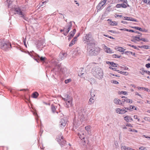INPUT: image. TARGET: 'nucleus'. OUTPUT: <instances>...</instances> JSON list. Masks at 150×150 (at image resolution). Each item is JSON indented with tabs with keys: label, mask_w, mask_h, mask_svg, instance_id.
<instances>
[{
	"label": "nucleus",
	"mask_w": 150,
	"mask_h": 150,
	"mask_svg": "<svg viewBox=\"0 0 150 150\" xmlns=\"http://www.w3.org/2000/svg\"><path fill=\"white\" fill-rule=\"evenodd\" d=\"M51 62L52 63L56 65L55 67L52 70V72H55V74H58L59 71L63 73H64L66 71L67 69L66 68H61V64L58 63L57 60L52 59Z\"/></svg>",
	"instance_id": "1"
},
{
	"label": "nucleus",
	"mask_w": 150,
	"mask_h": 150,
	"mask_svg": "<svg viewBox=\"0 0 150 150\" xmlns=\"http://www.w3.org/2000/svg\"><path fill=\"white\" fill-rule=\"evenodd\" d=\"M56 140L62 147V150H67L68 146L66 143V142L63 139L62 133L57 137Z\"/></svg>",
	"instance_id": "2"
},
{
	"label": "nucleus",
	"mask_w": 150,
	"mask_h": 150,
	"mask_svg": "<svg viewBox=\"0 0 150 150\" xmlns=\"http://www.w3.org/2000/svg\"><path fill=\"white\" fill-rule=\"evenodd\" d=\"M11 47V44L8 41L4 39L0 40V48L2 50L6 51Z\"/></svg>",
	"instance_id": "3"
},
{
	"label": "nucleus",
	"mask_w": 150,
	"mask_h": 150,
	"mask_svg": "<svg viewBox=\"0 0 150 150\" xmlns=\"http://www.w3.org/2000/svg\"><path fill=\"white\" fill-rule=\"evenodd\" d=\"M61 97L65 102L66 107L68 108L71 106L72 98L69 95L64 94L61 96Z\"/></svg>",
	"instance_id": "4"
},
{
	"label": "nucleus",
	"mask_w": 150,
	"mask_h": 150,
	"mask_svg": "<svg viewBox=\"0 0 150 150\" xmlns=\"http://www.w3.org/2000/svg\"><path fill=\"white\" fill-rule=\"evenodd\" d=\"M93 71H92V73L93 75L97 78L100 79L103 78V73L102 71L100 69H93Z\"/></svg>",
	"instance_id": "5"
},
{
	"label": "nucleus",
	"mask_w": 150,
	"mask_h": 150,
	"mask_svg": "<svg viewBox=\"0 0 150 150\" xmlns=\"http://www.w3.org/2000/svg\"><path fill=\"white\" fill-rule=\"evenodd\" d=\"M14 11L16 12L15 14L19 15L20 17L23 18L24 20H27L28 18L26 17V15L23 10L20 9L19 8H14Z\"/></svg>",
	"instance_id": "6"
},
{
	"label": "nucleus",
	"mask_w": 150,
	"mask_h": 150,
	"mask_svg": "<svg viewBox=\"0 0 150 150\" xmlns=\"http://www.w3.org/2000/svg\"><path fill=\"white\" fill-rule=\"evenodd\" d=\"M119 1L122 3L121 4H117L116 6L117 8H120L122 7L123 8H125L129 6L127 0H119Z\"/></svg>",
	"instance_id": "7"
},
{
	"label": "nucleus",
	"mask_w": 150,
	"mask_h": 150,
	"mask_svg": "<svg viewBox=\"0 0 150 150\" xmlns=\"http://www.w3.org/2000/svg\"><path fill=\"white\" fill-rule=\"evenodd\" d=\"M67 122V120L65 118H62L61 119L59 122V125L60 128H63L65 126Z\"/></svg>",
	"instance_id": "8"
},
{
	"label": "nucleus",
	"mask_w": 150,
	"mask_h": 150,
	"mask_svg": "<svg viewBox=\"0 0 150 150\" xmlns=\"http://www.w3.org/2000/svg\"><path fill=\"white\" fill-rule=\"evenodd\" d=\"M131 41L135 43L140 41V38L139 36H133L131 37Z\"/></svg>",
	"instance_id": "9"
},
{
	"label": "nucleus",
	"mask_w": 150,
	"mask_h": 150,
	"mask_svg": "<svg viewBox=\"0 0 150 150\" xmlns=\"http://www.w3.org/2000/svg\"><path fill=\"white\" fill-rule=\"evenodd\" d=\"M72 27V24L71 22L69 23L67 25L65 26L64 29V32L68 33L69 31L70 28Z\"/></svg>",
	"instance_id": "10"
},
{
	"label": "nucleus",
	"mask_w": 150,
	"mask_h": 150,
	"mask_svg": "<svg viewBox=\"0 0 150 150\" xmlns=\"http://www.w3.org/2000/svg\"><path fill=\"white\" fill-rule=\"evenodd\" d=\"M67 54L65 52H61L60 53L59 55V60H62L66 57Z\"/></svg>",
	"instance_id": "11"
},
{
	"label": "nucleus",
	"mask_w": 150,
	"mask_h": 150,
	"mask_svg": "<svg viewBox=\"0 0 150 150\" xmlns=\"http://www.w3.org/2000/svg\"><path fill=\"white\" fill-rule=\"evenodd\" d=\"M103 48L105 50V51L107 53H112L113 52L110 48L108 47L105 45H103Z\"/></svg>",
	"instance_id": "12"
},
{
	"label": "nucleus",
	"mask_w": 150,
	"mask_h": 150,
	"mask_svg": "<svg viewBox=\"0 0 150 150\" xmlns=\"http://www.w3.org/2000/svg\"><path fill=\"white\" fill-rule=\"evenodd\" d=\"M100 48L98 47H95L93 50L91 49V50H93L92 54L94 55L98 54L100 52Z\"/></svg>",
	"instance_id": "13"
},
{
	"label": "nucleus",
	"mask_w": 150,
	"mask_h": 150,
	"mask_svg": "<svg viewBox=\"0 0 150 150\" xmlns=\"http://www.w3.org/2000/svg\"><path fill=\"white\" fill-rule=\"evenodd\" d=\"M115 111L117 113L123 114L126 113L127 112V111L125 110H123V109H121L120 108H117L115 109Z\"/></svg>",
	"instance_id": "14"
},
{
	"label": "nucleus",
	"mask_w": 150,
	"mask_h": 150,
	"mask_svg": "<svg viewBox=\"0 0 150 150\" xmlns=\"http://www.w3.org/2000/svg\"><path fill=\"white\" fill-rule=\"evenodd\" d=\"M122 98H125V99H122L123 102H126L127 103L131 104L132 103V100L131 99H130L128 98H127V97H125V96L122 97Z\"/></svg>",
	"instance_id": "15"
},
{
	"label": "nucleus",
	"mask_w": 150,
	"mask_h": 150,
	"mask_svg": "<svg viewBox=\"0 0 150 150\" xmlns=\"http://www.w3.org/2000/svg\"><path fill=\"white\" fill-rule=\"evenodd\" d=\"M123 19L126 20L130 21H132L137 22V20L134 18L131 17H124Z\"/></svg>",
	"instance_id": "16"
},
{
	"label": "nucleus",
	"mask_w": 150,
	"mask_h": 150,
	"mask_svg": "<svg viewBox=\"0 0 150 150\" xmlns=\"http://www.w3.org/2000/svg\"><path fill=\"white\" fill-rule=\"evenodd\" d=\"M115 49L117 51H119L121 52H124V51L126 50L125 49L122 47L118 46L116 47L115 48Z\"/></svg>",
	"instance_id": "17"
},
{
	"label": "nucleus",
	"mask_w": 150,
	"mask_h": 150,
	"mask_svg": "<svg viewBox=\"0 0 150 150\" xmlns=\"http://www.w3.org/2000/svg\"><path fill=\"white\" fill-rule=\"evenodd\" d=\"M120 101V100L118 98H115L114 100V102L115 104L121 105H122V103Z\"/></svg>",
	"instance_id": "18"
},
{
	"label": "nucleus",
	"mask_w": 150,
	"mask_h": 150,
	"mask_svg": "<svg viewBox=\"0 0 150 150\" xmlns=\"http://www.w3.org/2000/svg\"><path fill=\"white\" fill-rule=\"evenodd\" d=\"M121 150H135L134 149L125 146H121Z\"/></svg>",
	"instance_id": "19"
},
{
	"label": "nucleus",
	"mask_w": 150,
	"mask_h": 150,
	"mask_svg": "<svg viewBox=\"0 0 150 150\" xmlns=\"http://www.w3.org/2000/svg\"><path fill=\"white\" fill-rule=\"evenodd\" d=\"M57 107L54 106L53 105H52L51 106V108L52 111V113H55L56 112L58 113V112H57L56 110Z\"/></svg>",
	"instance_id": "20"
},
{
	"label": "nucleus",
	"mask_w": 150,
	"mask_h": 150,
	"mask_svg": "<svg viewBox=\"0 0 150 150\" xmlns=\"http://www.w3.org/2000/svg\"><path fill=\"white\" fill-rule=\"evenodd\" d=\"M107 0H103V1H101L98 4V8L100 7V8L102 7L106 3V2Z\"/></svg>",
	"instance_id": "21"
},
{
	"label": "nucleus",
	"mask_w": 150,
	"mask_h": 150,
	"mask_svg": "<svg viewBox=\"0 0 150 150\" xmlns=\"http://www.w3.org/2000/svg\"><path fill=\"white\" fill-rule=\"evenodd\" d=\"M81 117H80L81 120V121H86L88 120V116L87 115H81Z\"/></svg>",
	"instance_id": "22"
},
{
	"label": "nucleus",
	"mask_w": 150,
	"mask_h": 150,
	"mask_svg": "<svg viewBox=\"0 0 150 150\" xmlns=\"http://www.w3.org/2000/svg\"><path fill=\"white\" fill-rule=\"evenodd\" d=\"M90 39L91 38L89 37V34H86L85 36V38H84V40H86L87 42H90L91 41Z\"/></svg>",
	"instance_id": "23"
},
{
	"label": "nucleus",
	"mask_w": 150,
	"mask_h": 150,
	"mask_svg": "<svg viewBox=\"0 0 150 150\" xmlns=\"http://www.w3.org/2000/svg\"><path fill=\"white\" fill-rule=\"evenodd\" d=\"M39 96V94L37 92H35L32 94V97L33 98H36Z\"/></svg>",
	"instance_id": "24"
},
{
	"label": "nucleus",
	"mask_w": 150,
	"mask_h": 150,
	"mask_svg": "<svg viewBox=\"0 0 150 150\" xmlns=\"http://www.w3.org/2000/svg\"><path fill=\"white\" fill-rule=\"evenodd\" d=\"M78 135L79 137V138L81 139H84L85 138V136L83 134L82 132L79 133L78 134Z\"/></svg>",
	"instance_id": "25"
},
{
	"label": "nucleus",
	"mask_w": 150,
	"mask_h": 150,
	"mask_svg": "<svg viewBox=\"0 0 150 150\" xmlns=\"http://www.w3.org/2000/svg\"><path fill=\"white\" fill-rule=\"evenodd\" d=\"M75 44V37H74L73 39L71 40L70 43L69 45V47L72 46L73 45Z\"/></svg>",
	"instance_id": "26"
},
{
	"label": "nucleus",
	"mask_w": 150,
	"mask_h": 150,
	"mask_svg": "<svg viewBox=\"0 0 150 150\" xmlns=\"http://www.w3.org/2000/svg\"><path fill=\"white\" fill-rule=\"evenodd\" d=\"M95 99V98H91L89 101V104H91L93 103L94 102V100Z\"/></svg>",
	"instance_id": "27"
},
{
	"label": "nucleus",
	"mask_w": 150,
	"mask_h": 150,
	"mask_svg": "<svg viewBox=\"0 0 150 150\" xmlns=\"http://www.w3.org/2000/svg\"><path fill=\"white\" fill-rule=\"evenodd\" d=\"M110 25L113 26H116L117 24V23L115 21H110Z\"/></svg>",
	"instance_id": "28"
},
{
	"label": "nucleus",
	"mask_w": 150,
	"mask_h": 150,
	"mask_svg": "<svg viewBox=\"0 0 150 150\" xmlns=\"http://www.w3.org/2000/svg\"><path fill=\"white\" fill-rule=\"evenodd\" d=\"M131 28H133L134 29L136 30H138L140 31V30H142V28H139L137 26H130Z\"/></svg>",
	"instance_id": "29"
},
{
	"label": "nucleus",
	"mask_w": 150,
	"mask_h": 150,
	"mask_svg": "<svg viewBox=\"0 0 150 150\" xmlns=\"http://www.w3.org/2000/svg\"><path fill=\"white\" fill-rule=\"evenodd\" d=\"M108 63L110 64L113 67H117V64H115L113 62H109Z\"/></svg>",
	"instance_id": "30"
},
{
	"label": "nucleus",
	"mask_w": 150,
	"mask_h": 150,
	"mask_svg": "<svg viewBox=\"0 0 150 150\" xmlns=\"http://www.w3.org/2000/svg\"><path fill=\"white\" fill-rule=\"evenodd\" d=\"M36 55L37 57L40 59L41 61H44L46 59L45 57H40L38 54H37Z\"/></svg>",
	"instance_id": "31"
},
{
	"label": "nucleus",
	"mask_w": 150,
	"mask_h": 150,
	"mask_svg": "<svg viewBox=\"0 0 150 150\" xmlns=\"http://www.w3.org/2000/svg\"><path fill=\"white\" fill-rule=\"evenodd\" d=\"M85 129L88 132L90 130L91 126L90 125L87 126L85 127Z\"/></svg>",
	"instance_id": "32"
},
{
	"label": "nucleus",
	"mask_w": 150,
	"mask_h": 150,
	"mask_svg": "<svg viewBox=\"0 0 150 150\" xmlns=\"http://www.w3.org/2000/svg\"><path fill=\"white\" fill-rule=\"evenodd\" d=\"M73 30V32H72L71 31L70 32V35H69V36L72 37H73L74 36V35L75 34V33L74 32L75 31V29H74Z\"/></svg>",
	"instance_id": "33"
},
{
	"label": "nucleus",
	"mask_w": 150,
	"mask_h": 150,
	"mask_svg": "<svg viewBox=\"0 0 150 150\" xmlns=\"http://www.w3.org/2000/svg\"><path fill=\"white\" fill-rule=\"evenodd\" d=\"M118 93L120 94H122L124 95H126L127 94V92L126 91H119Z\"/></svg>",
	"instance_id": "34"
},
{
	"label": "nucleus",
	"mask_w": 150,
	"mask_h": 150,
	"mask_svg": "<svg viewBox=\"0 0 150 150\" xmlns=\"http://www.w3.org/2000/svg\"><path fill=\"white\" fill-rule=\"evenodd\" d=\"M129 116H126L124 117V119L127 122H129Z\"/></svg>",
	"instance_id": "35"
},
{
	"label": "nucleus",
	"mask_w": 150,
	"mask_h": 150,
	"mask_svg": "<svg viewBox=\"0 0 150 150\" xmlns=\"http://www.w3.org/2000/svg\"><path fill=\"white\" fill-rule=\"evenodd\" d=\"M11 0H6L7 3L8 4V8L10 7L11 4V1H10Z\"/></svg>",
	"instance_id": "36"
},
{
	"label": "nucleus",
	"mask_w": 150,
	"mask_h": 150,
	"mask_svg": "<svg viewBox=\"0 0 150 150\" xmlns=\"http://www.w3.org/2000/svg\"><path fill=\"white\" fill-rule=\"evenodd\" d=\"M138 47L140 48H144L146 49H148L149 48V46L147 45H144L143 46H138Z\"/></svg>",
	"instance_id": "37"
},
{
	"label": "nucleus",
	"mask_w": 150,
	"mask_h": 150,
	"mask_svg": "<svg viewBox=\"0 0 150 150\" xmlns=\"http://www.w3.org/2000/svg\"><path fill=\"white\" fill-rule=\"evenodd\" d=\"M146 71L144 70L143 69H141V70L139 71V73L142 75H144Z\"/></svg>",
	"instance_id": "38"
},
{
	"label": "nucleus",
	"mask_w": 150,
	"mask_h": 150,
	"mask_svg": "<svg viewBox=\"0 0 150 150\" xmlns=\"http://www.w3.org/2000/svg\"><path fill=\"white\" fill-rule=\"evenodd\" d=\"M120 73L123 75H127L128 74V73L127 72L125 71H120Z\"/></svg>",
	"instance_id": "39"
},
{
	"label": "nucleus",
	"mask_w": 150,
	"mask_h": 150,
	"mask_svg": "<svg viewBox=\"0 0 150 150\" xmlns=\"http://www.w3.org/2000/svg\"><path fill=\"white\" fill-rule=\"evenodd\" d=\"M125 54H127V55H130L131 54H132V52H130V51H127L125 52Z\"/></svg>",
	"instance_id": "40"
},
{
	"label": "nucleus",
	"mask_w": 150,
	"mask_h": 150,
	"mask_svg": "<svg viewBox=\"0 0 150 150\" xmlns=\"http://www.w3.org/2000/svg\"><path fill=\"white\" fill-rule=\"evenodd\" d=\"M120 68L121 69L123 70H127L128 69V68H127L124 65H123L122 66L120 67Z\"/></svg>",
	"instance_id": "41"
},
{
	"label": "nucleus",
	"mask_w": 150,
	"mask_h": 150,
	"mask_svg": "<svg viewBox=\"0 0 150 150\" xmlns=\"http://www.w3.org/2000/svg\"><path fill=\"white\" fill-rule=\"evenodd\" d=\"M139 149L141 150H147L146 147L141 146L139 148Z\"/></svg>",
	"instance_id": "42"
},
{
	"label": "nucleus",
	"mask_w": 150,
	"mask_h": 150,
	"mask_svg": "<svg viewBox=\"0 0 150 150\" xmlns=\"http://www.w3.org/2000/svg\"><path fill=\"white\" fill-rule=\"evenodd\" d=\"M71 81V79H67L65 81V83L66 84H67Z\"/></svg>",
	"instance_id": "43"
},
{
	"label": "nucleus",
	"mask_w": 150,
	"mask_h": 150,
	"mask_svg": "<svg viewBox=\"0 0 150 150\" xmlns=\"http://www.w3.org/2000/svg\"><path fill=\"white\" fill-rule=\"evenodd\" d=\"M127 45L129 46H130L133 48L134 49H137V47L134 45H132L131 44H128Z\"/></svg>",
	"instance_id": "44"
},
{
	"label": "nucleus",
	"mask_w": 150,
	"mask_h": 150,
	"mask_svg": "<svg viewBox=\"0 0 150 150\" xmlns=\"http://www.w3.org/2000/svg\"><path fill=\"white\" fill-rule=\"evenodd\" d=\"M127 31L129 32H133L135 33H137V32L136 31H134L133 30H129L127 29Z\"/></svg>",
	"instance_id": "45"
},
{
	"label": "nucleus",
	"mask_w": 150,
	"mask_h": 150,
	"mask_svg": "<svg viewBox=\"0 0 150 150\" xmlns=\"http://www.w3.org/2000/svg\"><path fill=\"white\" fill-rule=\"evenodd\" d=\"M134 118L135 119H137L138 121L139 122L140 121L139 119H138V116L137 115L134 116Z\"/></svg>",
	"instance_id": "46"
},
{
	"label": "nucleus",
	"mask_w": 150,
	"mask_h": 150,
	"mask_svg": "<svg viewBox=\"0 0 150 150\" xmlns=\"http://www.w3.org/2000/svg\"><path fill=\"white\" fill-rule=\"evenodd\" d=\"M150 0H143V1L144 3H146L147 4H148Z\"/></svg>",
	"instance_id": "47"
},
{
	"label": "nucleus",
	"mask_w": 150,
	"mask_h": 150,
	"mask_svg": "<svg viewBox=\"0 0 150 150\" xmlns=\"http://www.w3.org/2000/svg\"><path fill=\"white\" fill-rule=\"evenodd\" d=\"M140 40L143 41L144 42H148V40L144 38H140Z\"/></svg>",
	"instance_id": "48"
},
{
	"label": "nucleus",
	"mask_w": 150,
	"mask_h": 150,
	"mask_svg": "<svg viewBox=\"0 0 150 150\" xmlns=\"http://www.w3.org/2000/svg\"><path fill=\"white\" fill-rule=\"evenodd\" d=\"M103 35L104 36H106V37H108L110 39H114V38L111 36H109L108 35H106L105 34H103Z\"/></svg>",
	"instance_id": "49"
},
{
	"label": "nucleus",
	"mask_w": 150,
	"mask_h": 150,
	"mask_svg": "<svg viewBox=\"0 0 150 150\" xmlns=\"http://www.w3.org/2000/svg\"><path fill=\"white\" fill-rule=\"evenodd\" d=\"M91 95L92 98H95L94 97L95 96V94H94V92H91Z\"/></svg>",
	"instance_id": "50"
},
{
	"label": "nucleus",
	"mask_w": 150,
	"mask_h": 150,
	"mask_svg": "<svg viewBox=\"0 0 150 150\" xmlns=\"http://www.w3.org/2000/svg\"><path fill=\"white\" fill-rule=\"evenodd\" d=\"M115 17L117 18V17H120L121 18L122 17V16L121 15H119L118 14H115Z\"/></svg>",
	"instance_id": "51"
},
{
	"label": "nucleus",
	"mask_w": 150,
	"mask_h": 150,
	"mask_svg": "<svg viewBox=\"0 0 150 150\" xmlns=\"http://www.w3.org/2000/svg\"><path fill=\"white\" fill-rule=\"evenodd\" d=\"M146 67L148 68L150 67V63H148L146 64Z\"/></svg>",
	"instance_id": "52"
},
{
	"label": "nucleus",
	"mask_w": 150,
	"mask_h": 150,
	"mask_svg": "<svg viewBox=\"0 0 150 150\" xmlns=\"http://www.w3.org/2000/svg\"><path fill=\"white\" fill-rule=\"evenodd\" d=\"M80 50L79 48H77V52L79 54L80 53Z\"/></svg>",
	"instance_id": "53"
},
{
	"label": "nucleus",
	"mask_w": 150,
	"mask_h": 150,
	"mask_svg": "<svg viewBox=\"0 0 150 150\" xmlns=\"http://www.w3.org/2000/svg\"><path fill=\"white\" fill-rule=\"evenodd\" d=\"M126 126H128V127H133V126L130 123H127L126 125Z\"/></svg>",
	"instance_id": "54"
},
{
	"label": "nucleus",
	"mask_w": 150,
	"mask_h": 150,
	"mask_svg": "<svg viewBox=\"0 0 150 150\" xmlns=\"http://www.w3.org/2000/svg\"><path fill=\"white\" fill-rule=\"evenodd\" d=\"M113 83L116 84H118L119 83L118 81L115 80H113Z\"/></svg>",
	"instance_id": "55"
},
{
	"label": "nucleus",
	"mask_w": 150,
	"mask_h": 150,
	"mask_svg": "<svg viewBox=\"0 0 150 150\" xmlns=\"http://www.w3.org/2000/svg\"><path fill=\"white\" fill-rule=\"evenodd\" d=\"M109 69H111L112 70H113L114 71H116V69L115 68H112V67H109Z\"/></svg>",
	"instance_id": "56"
},
{
	"label": "nucleus",
	"mask_w": 150,
	"mask_h": 150,
	"mask_svg": "<svg viewBox=\"0 0 150 150\" xmlns=\"http://www.w3.org/2000/svg\"><path fill=\"white\" fill-rule=\"evenodd\" d=\"M143 89H144L145 91H146L147 92H149L150 91V90L148 88H144Z\"/></svg>",
	"instance_id": "57"
},
{
	"label": "nucleus",
	"mask_w": 150,
	"mask_h": 150,
	"mask_svg": "<svg viewBox=\"0 0 150 150\" xmlns=\"http://www.w3.org/2000/svg\"><path fill=\"white\" fill-rule=\"evenodd\" d=\"M119 30L122 31V30H124V31H127V29L126 28H120L119 29Z\"/></svg>",
	"instance_id": "58"
},
{
	"label": "nucleus",
	"mask_w": 150,
	"mask_h": 150,
	"mask_svg": "<svg viewBox=\"0 0 150 150\" xmlns=\"http://www.w3.org/2000/svg\"><path fill=\"white\" fill-rule=\"evenodd\" d=\"M140 31H142V32H147L148 31V30H147L145 29H142V30H140Z\"/></svg>",
	"instance_id": "59"
},
{
	"label": "nucleus",
	"mask_w": 150,
	"mask_h": 150,
	"mask_svg": "<svg viewBox=\"0 0 150 150\" xmlns=\"http://www.w3.org/2000/svg\"><path fill=\"white\" fill-rule=\"evenodd\" d=\"M114 56H115V57H117L118 58H119L121 57L120 56H119L117 54H114Z\"/></svg>",
	"instance_id": "60"
},
{
	"label": "nucleus",
	"mask_w": 150,
	"mask_h": 150,
	"mask_svg": "<svg viewBox=\"0 0 150 150\" xmlns=\"http://www.w3.org/2000/svg\"><path fill=\"white\" fill-rule=\"evenodd\" d=\"M123 110H127H127H129V108H127V107H125L124 109V108H123Z\"/></svg>",
	"instance_id": "61"
},
{
	"label": "nucleus",
	"mask_w": 150,
	"mask_h": 150,
	"mask_svg": "<svg viewBox=\"0 0 150 150\" xmlns=\"http://www.w3.org/2000/svg\"><path fill=\"white\" fill-rule=\"evenodd\" d=\"M132 132H138L135 129H133Z\"/></svg>",
	"instance_id": "62"
},
{
	"label": "nucleus",
	"mask_w": 150,
	"mask_h": 150,
	"mask_svg": "<svg viewBox=\"0 0 150 150\" xmlns=\"http://www.w3.org/2000/svg\"><path fill=\"white\" fill-rule=\"evenodd\" d=\"M92 46H93L94 47H95V44H92L89 45V47H92Z\"/></svg>",
	"instance_id": "63"
},
{
	"label": "nucleus",
	"mask_w": 150,
	"mask_h": 150,
	"mask_svg": "<svg viewBox=\"0 0 150 150\" xmlns=\"http://www.w3.org/2000/svg\"><path fill=\"white\" fill-rule=\"evenodd\" d=\"M146 72L148 74L150 75V71H146Z\"/></svg>",
	"instance_id": "64"
}]
</instances>
